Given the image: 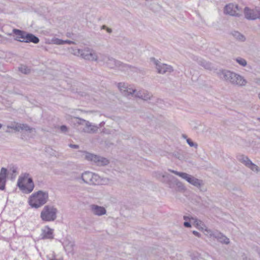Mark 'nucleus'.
I'll list each match as a JSON object with an SVG mask.
<instances>
[{
	"instance_id": "nucleus-21",
	"label": "nucleus",
	"mask_w": 260,
	"mask_h": 260,
	"mask_svg": "<svg viewBox=\"0 0 260 260\" xmlns=\"http://www.w3.org/2000/svg\"><path fill=\"white\" fill-rule=\"evenodd\" d=\"M135 97L142 99L144 101H147L151 99L152 97V94L148 91L143 90L138 91H136Z\"/></svg>"
},
{
	"instance_id": "nucleus-28",
	"label": "nucleus",
	"mask_w": 260,
	"mask_h": 260,
	"mask_svg": "<svg viewBox=\"0 0 260 260\" xmlns=\"http://www.w3.org/2000/svg\"><path fill=\"white\" fill-rule=\"evenodd\" d=\"M18 71L22 74L27 75L30 73V69L24 64H20L18 67Z\"/></svg>"
},
{
	"instance_id": "nucleus-10",
	"label": "nucleus",
	"mask_w": 260,
	"mask_h": 260,
	"mask_svg": "<svg viewBox=\"0 0 260 260\" xmlns=\"http://www.w3.org/2000/svg\"><path fill=\"white\" fill-rule=\"evenodd\" d=\"M242 10L236 4H229L224 7V12L233 16L239 17L241 15Z\"/></svg>"
},
{
	"instance_id": "nucleus-39",
	"label": "nucleus",
	"mask_w": 260,
	"mask_h": 260,
	"mask_svg": "<svg viewBox=\"0 0 260 260\" xmlns=\"http://www.w3.org/2000/svg\"><path fill=\"white\" fill-rule=\"evenodd\" d=\"M60 129L62 132L65 133L68 131V127L66 125H63L60 127Z\"/></svg>"
},
{
	"instance_id": "nucleus-51",
	"label": "nucleus",
	"mask_w": 260,
	"mask_h": 260,
	"mask_svg": "<svg viewBox=\"0 0 260 260\" xmlns=\"http://www.w3.org/2000/svg\"><path fill=\"white\" fill-rule=\"evenodd\" d=\"M50 260H63V258H59V259L53 258V259H51Z\"/></svg>"
},
{
	"instance_id": "nucleus-19",
	"label": "nucleus",
	"mask_w": 260,
	"mask_h": 260,
	"mask_svg": "<svg viewBox=\"0 0 260 260\" xmlns=\"http://www.w3.org/2000/svg\"><path fill=\"white\" fill-rule=\"evenodd\" d=\"M90 210L92 213L98 216H102L106 214V209L102 206L92 204L90 205Z\"/></svg>"
},
{
	"instance_id": "nucleus-23",
	"label": "nucleus",
	"mask_w": 260,
	"mask_h": 260,
	"mask_svg": "<svg viewBox=\"0 0 260 260\" xmlns=\"http://www.w3.org/2000/svg\"><path fill=\"white\" fill-rule=\"evenodd\" d=\"M39 41L40 39L38 37L32 34L27 32L26 40L24 41L25 43H33L34 44H37Z\"/></svg>"
},
{
	"instance_id": "nucleus-40",
	"label": "nucleus",
	"mask_w": 260,
	"mask_h": 260,
	"mask_svg": "<svg viewBox=\"0 0 260 260\" xmlns=\"http://www.w3.org/2000/svg\"><path fill=\"white\" fill-rule=\"evenodd\" d=\"M63 42H64V44H76V43L74 41H70V40H65L64 41L63 40Z\"/></svg>"
},
{
	"instance_id": "nucleus-14",
	"label": "nucleus",
	"mask_w": 260,
	"mask_h": 260,
	"mask_svg": "<svg viewBox=\"0 0 260 260\" xmlns=\"http://www.w3.org/2000/svg\"><path fill=\"white\" fill-rule=\"evenodd\" d=\"M64 249L67 253L72 255H74V247L75 246V241L71 238L67 237L63 241V243Z\"/></svg>"
},
{
	"instance_id": "nucleus-47",
	"label": "nucleus",
	"mask_w": 260,
	"mask_h": 260,
	"mask_svg": "<svg viewBox=\"0 0 260 260\" xmlns=\"http://www.w3.org/2000/svg\"><path fill=\"white\" fill-rule=\"evenodd\" d=\"M7 128L14 129L15 125H7Z\"/></svg>"
},
{
	"instance_id": "nucleus-37",
	"label": "nucleus",
	"mask_w": 260,
	"mask_h": 260,
	"mask_svg": "<svg viewBox=\"0 0 260 260\" xmlns=\"http://www.w3.org/2000/svg\"><path fill=\"white\" fill-rule=\"evenodd\" d=\"M175 182L179 188H180L181 189H184V186L181 182L178 181L177 179H176Z\"/></svg>"
},
{
	"instance_id": "nucleus-15",
	"label": "nucleus",
	"mask_w": 260,
	"mask_h": 260,
	"mask_svg": "<svg viewBox=\"0 0 260 260\" xmlns=\"http://www.w3.org/2000/svg\"><path fill=\"white\" fill-rule=\"evenodd\" d=\"M118 87L121 93L124 96H128L130 95H134L135 97L136 90L128 87L124 83H119L118 84Z\"/></svg>"
},
{
	"instance_id": "nucleus-24",
	"label": "nucleus",
	"mask_w": 260,
	"mask_h": 260,
	"mask_svg": "<svg viewBox=\"0 0 260 260\" xmlns=\"http://www.w3.org/2000/svg\"><path fill=\"white\" fill-rule=\"evenodd\" d=\"M238 160L245 165L246 167H248L250 165H251V161L248 157V156L244 155L243 154L239 155L237 156Z\"/></svg>"
},
{
	"instance_id": "nucleus-27",
	"label": "nucleus",
	"mask_w": 260,
	"mask_h": 260,
	"mask_svg": "<svg viewBox=\"0 0 260 260\" xmlns=\"http://www.w3.org/2000/svg\"><path fill=\"white\" fill-rule=\"evenodd\" d=\"M192 220L193 221V224L196 225V226L199 229L201 230H204L206 227L205 224L203 221L200 220H199L197 218L191 217Z\"/></svg>"
},
{
	"instance_id": "nucleus-36",
	"label": "nucleus",
	"mask_w": 260,
	"mask_h": 260,
	"mask_svg": "<svg viewBox=\"0 0 260 260\" xmlns=\"http://www.w3.org/2000/svg\"><path fill=\"white\" fill-rule=\"evenodd\" d=\"M173 155L175 157L178 158L179 160H182L184 158L183 155L179 152H174V153H173Z\"/></svg>"
},
{
	"instance_id": "nucleus-18",
	"label": "nucleus",
	"mask_w": 260,
	"mask_h": 260,
	"mask_svg": "<svg viewBox=\"0 0 260 260\" xmlns=\"http://www.w3.org/2000/svg\"><path fill=\"white\" fill-rule=\"evenodd\" d=\"M234 76L232 85L242 87L245 86L247 83V80L241 75L235 73Z\"/></svg>"
},
{
	"instance_id": "nucleus-35",
	"label": "nucleus",
	"mask_w": 260,
	"mask_h": 260,
	"mask_svg": "<svg viewBox=\"0 0 260 260\" xmlns=\"http://www.w3.org/2000/svg\"><path fill=\"white\" fill-rule=\"evenodd\" d=\"M186 142L190 147H194L196 148L198 147V144L196 143L193 142L190 139H187Z\"/></svg>"
},
{
	"instance_id": "nucleus-22",
	"label": "nucleus",
	"mask_w": 260,
	"mask_h": 260,
	"mask_svg": "<svg viewBox=\"0 0 260 260\" xmlns=\"http://www.w3.org/2000/svg\"><path fill=\"white\" fill-rule=\"evenodd\" d=\"M99 127L97 125L92 124L89 121H87L85 127L83 129V131L85 133L89 134H93L96 133Z\"/></svg>"
},
{
	"instance_id": "nucleus-26",
	"label": "nucleus",
	"mask_w": 260,
	"mask_h": 260,
	"mask_svg": "<svg viewBox=\"0 0 260 260\" xmlns=\"http://www.w3.org/2000/svg\"><path fill=\"white\" fill-rule=\"evenodd\" d=\"M231 35L235 39L240 42H244L246 40L245 36L238 31H233L231 32Z\"/></svg>"
},
{
	"instance_id": "nucleus-9",
	"label": "nucleus",
	"mask_w": 260,
	"mask_h": 260,
	"mask_svg": "<svg viewBox=\"0 0 260 260\" xmlns=\"http://www.w3.org/2000/svg\"><path fill=\"white\" fill-rule=\"evenodd\" d=\"M151 60L155 64L157 73L159 74L171 73L173 71V67L170 65L161 63L154 58H151Z\"/></svg>"
},
{
	"instance_id": "nucleus-30",
	"label": "nucleus",
	"mask_w": 260,
	"mask_h": 260,
	"mask_svg": "<svg viewBox=\"0 0 260 260\" xmlns=\"http://www.w3.org/2000/svg\"><path fill=\"white\" fill-rule=\"evenodd\" d=\"M75 119L74 124L76 126H78L79 125H85V123L87 121V120L82 119L79 117H75L74 118Z\"/></svg>"
},
{
	"instance_id": "nucleus-8",
	"label": "nucleus",
	"mask_w": 260,
	"mask_h": 260,
	"mask_svg": "<svg viewBox=\"0 0 260 260\" xmlns=\"http://www.w3.org/2000/svg\"><path fill=\"white\" fill-rule=\"evenodd\" d=\"M85 158L86 159L93 162L97 166H106L109 162V160L107 158L101 156L95 155L87 152H85Z\"/></svg>"
},
{
	"instance_id": "nucleus-3",
	"label": "nucleus",
	"mask_w": 260,
	"mask_h": 260,
	"mask_svg": "<svg viewBox=\"0 0 260 260\" xmlns=\"http://www.w3.org/2000/svg\"><path fill=\"white\" fill-rule=\"evenodd\" d=\"M71 52L74 55L80 56L82 58L90 60L98 61V57L96 53L91 48L86 47L84 49L71 48Z\"/></svg>"
},
{
	"instance_id": "nucleus-31",
	"label": "nucleus",
	"mask_w": 260,
	"mask_h": 260,
	"mask_svg": "<svg viewBox=\"0 0 260 260\" xmlns=\"http://www.w3.org/2000/svg\"><path fill=\"white\" fill-rule=\"evenodd\" d=\"M235 60L237 63L242 67H246L247 64V61L242 57H238Z\"/></svg>"
},
{
	"instance_id": "nucleus-45",
	"label": "nucleus",
	"mask_w": 260,
	"mask_h": 260,
	"mask_svg": "<svg viewBox=\"0 0 260 260\" xmlns=\"http://www.w3.org/2000/svg\"><path fill=\"white\" fill-rule=\"evenodd\" d=\"M191 217H189V216H183V219L187 221V220H191L192 219H191Z\"/></svg>"
},
{
	"instance_id": "nucleus-17",
	"label": "nucleus",
	"mask_w": 260,
	"mask_h": 260,
	"mask_svg": "<svg viewBox=\"0 0 260 260\" xmlns=\"http://www.w3.org/2000/svg\"><path fill=\"white\" fill-rule=\"evenodd\" d=\"M13 32L16 36L15 40L21 42H24V41L26 40L27 32L16 28L13 29Z\"/></svg>"
},
{
	"instance_id": "nucleus-38",
	"label": "nucleus",
	"mask_w": 260,
	"mask_h": 260,
	"mask_svg": "<svg viewBox=\"0 0 260 260\" xmlns=\"http://www.w3.org/2000/svg\"><path fill=\"white\" fill-rule=\"evenodd\" d=\"M21 124H18V123H17L15 125V128H14V129L15 131H17V132H19L20 131V130H21Z\"/></svg>"
},
{
	"instance_id": "nucleus-4",
	"label": "nucleus",
	"mask_w": 260,
	"mask_h": 260,
	"mask_svg": "<svg viewBox=\"0 0 260 260\" xmlns=\"http://www.w3.org/2000/svg\"><path fill=\"white\" fill-rule=\"evenodd\" d=\"M57 209L54 206L46 205L41 212L40 217L44 221H53L57 218Z\"/></svg>"
},
{
	"instance_id": "nucleus-29",
	"label": "nucleus",
	"mask_w": 260,
	"mask_h": 260,
	"mask_svg": "<svg viewBox=\"0 0 260 260\" xmlns=\"http://www.w3.org/2000/svg\"><path fill=\"white\" fill-rule=\"evenodd\" d=\"M109 56L107 55L104 54L99 53V55H98V62H102L104 63H106V61L109 58Z\"/></svg>"
},
{
	"instance_id": "nucleus-16",
	"label": "nucleus",
	"mask_w": 260,
	"mask_h": 260,
	"mask_svg": "<svg viewBox=\"0 0 260 260\" xmlns=\"http://www.w3.org/2000/svg\"><path fill=\"white\" fill-rule=\"evenodd\" d=\"M192 58L193 60L197 61L199 65L204 67L205 69L212 70L213 69V67L211 63L199 57L198 56H193Z\"/></svg>"
},
{
	"instance_id": "nucleus-33",
	"label": "nucleus",
	"mask_w": 260,
	"mask_h": 260,
	"mask_svg": "<svg viewBox=\"0 0 260 260\" xmlns=\"http://www.w3.org/2000/svg\"><path fill=\"white\" fill-rule=\"evenodd\" d=\"M21 130H24L25 131H28L29 132H31L35 129L34 128L29 127L26 124H21Z\"/></svg>"
},
{
	"instance_id": "nucleus-7",
	"label": "nucleus",
	"mask_w": 260,
	"mask_h": 260,
	"mask_svg": "<svg viewBox=\"0 0 260 260\" xmlns=\"http://www.w3.org/2000/svg\"><path fill=\"white\" fill-rule=\"evenodd\" d=\"M169 171L186 180L188 182L194 186L199 187L202 184V180L188 175L186 173L179 172L173 170H169Z\"/></svg>"
},
{
	"instance_id": "nucleus-57",
	"label": "nucleus",
	"mask_w": 260,
	"mask_h": 260,
	"mask_svg": "<svg viewBox=\"0 0 260 260\" xmlns=\"http://www.w3.org/2000/svg\"><path fill=\"white\" fill-rule=\"evenodd\" d=\"M257 119L259 121H260V118H258Z\"/></svg>"
},
{
	"instance_id": "nucleus-20",
	"label": "nucleus",
	"mask_w": 260,
	"mask_h": 260,
	"mask_svg": "<svg viewBox=\"0 0 260 260\" xmlns=\"http://www.w3.org/2000/svg\"><path fill=\"white\" fill-rule=\"evenodd\" d=\"M7 176V169L2 168L0 171V190H4L6 183Z\"/></svg>"
},
{
	"instance_id": "nucleus-44",
	"label": "nucleus",
	"mask_w": 260,
	"mask_h": 260,
	"mask_svg": "<svg viewBox=\"0 0 260 260\" xmlns=\"http://www.w3.org/2000/svg\"><path fill=\"white\" fill-rule=\"evenodd\" d=\"M17 168L15 167H13L11 168L10 170L13 173H17Z\"/></svg>"
},
{
	"instance_id": "nucleus-50",
	"label": "nucleus",
	"mask_w": 260,
	"mask_h": 260,
	"mask_svg": "<svg viewBox=\"0 0 260 260\" xmlns=\"http://www.w3.org/2000/svg\"><path fill=\"white\" fill-rule=\"evenodd\" d=\"M3 39H4V37L2 35H0V42H2L3 41Z\"/></svg>"
},
{
	"instance_id": "nucleus-53",
	"label": "nucleus",
	"mask_w": 260,
	"mask_h": 260,
	"mask_svg": "<svg viewBox=\"0 0 260 260\" xmlns=\"http://www.w3.org/2000/svg\"><path fill=\"white\" fill-rule=\"evenodd\" d=\"M104 124V122H101V123L100 124V126H102Z\"/></svg>"
},
{
	"instance_id": "nucleus-54",
	"label": "nucleus",
	"mask_w": 260,
	"mask_h": 260,
	"mask_svg": "<svg viewBox=\"0 0 260 260\" xmlns=\"http://www.w3.org/2000/svg\"><path fill=\"white\" fill-rule=\"evenodd\" d=\"M2 127V124L0 123V129Z\"/></svg>"
},
{
	"instance_id": "nucleus-12",
	"label": "nucleus",
	"mask_w": 260,
	"mask_h": 260,
	"mask_svg": "<svg viewBox=\"0 0 260 260\" xmlns=\"http://www.w3.org/2000/svg\"><path fill=\"white\" fill-rule=\"evenodd\" d=\"M205 230L207 232L208 234L209 235L210 237L216 239L218 242L225 244H228L230 243V239L222 233L217 231L212 232L207 230Z\"/></svg>"
},
{
	"instance_id": "nucleus-52",
	"label": "nucleus",
	"mask_w": 260,
	"mask_h": 260,
	"mask_svg": "<svg viewBox=\"0 0 260 260\" xmlns=\"http://www.w3.org/2000/svg\"><path fill=\"white\" fill-rule=\"evenodd\" d=\"M182 137H183V138H184V139H186V140H187V136H186V135H182Z\"/></svg>"
},
{
	"instance_id": "nucleus-46",
	"label": "nucleus",
	"mask_w": 260,
	"mask_h": 260,
	"mask_svg": "<svg viewBox=\"0 0 260 260\" xmlns=\"http://www.w3.org/2000/svg\"><path fill=\"white\" fill-rule=\"evenodd\" d=\"M106 30L109 34H111L112 32V29L111 28H110L108 27H107V28L106 29Z\"/></svg>"
},
{
	"instance_id": "nucleus-43",
	"label": "nucleus",
	"mask_w": 260,
	"mask_h": 260,
	"mask_svg": "<svg viewBox=\"0 0 260 260\" xmlns=\"http://www.w3.org/2000/svg\"><path fill=\"white\" fill-rule=\"evenodd\" d=\"M192 233L194 235H195L196 236H197L198 237H200L201 236V235L199 232H198L197 231H193L192 232Z\"/></svg>"
},
{
	"instance_id": "nucleus-11",
	"label": "nucleus",
	"mask_w": 260,
	"mask_h": 260,
	"mask_svg": "<svg viewBox=\"0 0 260 260\" xmlns=\"http://www.w3.org/2000/svg\"><path fill=\"white\" fill-rule=\"evenodd\" d=\"M218 75L220 78L233 84V81L235 78V72L229 70H219Z\"/></svg>"
},
{
	"instance_id": "nucleus-13",
	"label": "nucleus",
	"mask_w": 260,
	"mask_h": 260,
	"mask_svg": "<svg viewBox=\"0 0 260 260\" xmlns=\"http://www.w3.org/2000/svg\"><path fill=\"white\" fill-rule=\"evenodd\" d=\"M244 14L245 18L248 20L260 19V11L250 9L248 7H245L244 9Z\"/></svg>"
},
{
	"instance_id": "nucleus-1",
	"label": "nucleus",
	"mask_w": 260,
	"mask_h": 260,
	"mask_svg": "<svg viewBox=\"0 0 260 260\" xmlns=\"http://www.w3.org/2000/svg\"><path fill=\"white\" fill-rule=\"evenodd\" d=\"M17 186L25 193H29L32 191L35 184L29 173L21 174L17 181Z\"/></svg>"
},
{
	"instance_id": "nucleus-55",
	"label": "nucleus",
	"mask_w": 260,
	"mask_h": 260,
	"mask_svg": "<svg viewBox=\"0 0 260 260\" xmlns=\"http://www.w3.org/2000/svg\"><path fill=\"white\" fill-rule=\"evenodd\" d=\"M6 133H10L9 131H8V130H7V131H6Z\"/></svg>"
},
{
	"instance_id": "nucleus-2",
	"label": "nucleus",
	"mask_w": 260,
	"mask_h": 260,
	"mask_svg": "<svg viewBox=\"0 0 260 260\" xmlns=\"http://www.w3.org/2000/svg\"><path fill=\"white\" fill-rule=\"evenodd\" d=\"M48 197V193L46 191L42 190L37 191L29 198V205L32 208H39L47 203Z\"/></svg>"
},
{
	"instance_id": "nucleus-49",
	"label": "nucleus",
	"mask_w": 260,
	"mask_h": 260,
	"mask_svg": "<svg viewBox=\"0 0 260 260\" xmlns=\"http://www.w3.org/2000/svg\"><path fill=\"white\" fill-rule=\"evenodd\" d=\"M107 28V26L105 25H103V26H102L101 27V29H106Z\"/></svg>"
},
{
	"instance_id": "nucleus-32",
	"label": "nucleus",
	"mask_w": 260,
	"mask_h": 260,
	"mask_svg": "<svg viewBox=\"0 0 260 260\" xmlns=\"http://www.w3.org/2000/svg\"><path fill=\"white\" fill-rule=\"evenodd\" d=\"M248 168L251 171L256 173L260 171V169L258 168V167L255 164H253L252 162H251V165H250Z\"/></svg>"
},
{
	"instance_id": "nucleus-34",
	"label": "nucleus",
	"mask_w": 260,
	"mask_h": 260,
	"mask_svg": "<svg viewBox=\"0 0 260 260\" xmlns=\"http://www.w3.org/2000/svg\"><path fill=\"white\" fill-rule=\"evenodd\" d=\"M52 42L53 43V44H56V45H63V44H64L63 40L59 39H58V38H56V39H53L52 40Z\"/></svg>"
},
{
	"instance_id": "nucleus-25",
	"label": "nucleus",
	"mask_w": 260,
	"mask_h": 260,
	"mask_svg": "<svg viewBox=\"0 0 260 260\" xmlns=\"http://www.w3.org/2000/svg\"><path fill=\"white\" fill-rule=\"evenodd\" d=\"M42 236L44 239H52L53 238L52 230L48 226H45L43 230Z\"/></svg>"
},
{
	"instance_id": "nucleus-41",
	"label": "nucleus",
	"mask_w": 260,
	"mask_h": 260,
	"mask_svg": "<svg viewBox=\"0 0 260 260\" xmlns=\"http://www.w3.org/2000/svg\"><path fill=\"white\" fill-rule=\"evenodd\" d=\"M183 225L186 228H190L191 227V224H190V222L185 221L183 223Z\"/></svg>"
},
{
	"instance_id": "nucleus-42",
	"label": "nucleus",
	"mask_w": 260,
	"mask_h": 260,
	"mask_svg": "<svg viewBox=\"0 0 260 260\" xmlns=\"http://www.w3.org/2000/svg\"><path fill=\"white\" fill-rule=\"evenodd\" d=\"M69 147L72 148H74V149H78L79 147V145H78L71 144L69 145Z\"/></svg>"
},
{
	"instance_id": "nucleus-48",
	"label": "nucleus",
	"mask_w": 260,
	"mask_h": 260,
	"mask_svg": "<svg viewBox=\"0 0 260 260\" xmlns=\"http://www.w3.org/2000/svg\"><path fill=\"white\" fill-rule=\"evenodd\" d=\"M255 83L258 85L260 86V79H256L255 80Z\"/></svg>"
},
{
	"instance_id": "nucleus-5",
	"label": "nucleus",
	"mask_w": 260,
	"mask_h": 260,
	"mask_svg": "<svg viewBox=\"0 0 260 260\" xmlns=\"http://www.w3.org/2000/svg\"><path fill=\"white\" fill-rule=\"evenodd\" d=\"M81 178L84 183L90 185H99L101 182V178L98 174L88 171L82 173Z\"/></svg>"
},
{
	"instance_id": "nucleus-56",
	"label": "nucleus",
	"mask_w": 260,
	"mask_h": 260,
	"mask_svg": "<svg viewBox=\"0 0 260 260\" xmlns=\"http://www.w3.org/2000/svg\"><path fill=\"white\" fill-rule=\"evenodd\" d=\"M258 97H259V98L260 99V93L258 94Z\"/></svg>"
},
{
	"instance_id": "nucleus-6",
	"label": "nucleus",
	"mask_w": 260,
	"mask_h": 260,
	"mask_svg": "<svg viewBox=\"0 0 260 260\" xmlns=\"http://www.w3.org/2000/svg\"><path fill=\"white\" fill-rule=\"evenodd\" d=\"M106 65L110 69H118L122 71H127L131 67L128 64L123 63L110 56L106 61Z\"/></svg>"
}]
</instances>
